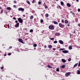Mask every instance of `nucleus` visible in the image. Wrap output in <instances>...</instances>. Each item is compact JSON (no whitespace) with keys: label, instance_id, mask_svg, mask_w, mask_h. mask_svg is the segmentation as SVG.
I'll return each instance as SVG.
<instances>
[{"label":"nucleus","instance_id":"f257e3e1","mask_svg":"<svg viewBox=\"0 0 80 80\" xmlns=\"http://www.w3.org/2000/svg\"><path fill=\"white\" fill-rule=\"evenodd\" d=\"M18 21L20 22V23H22V22H23V20H22V18H18Z\"/></svg>","mask_w":80,"mask_h":80},{"label":"nucleus","instance_id":"f03ea898","mask_svg":"<svg viewBox=\"0 0 80 80\" xmlns=\"http://www.w3.org/2000/svg\"><path fill=\"white\" fill-rule=\"evenodd\" d=\"M49 29L51 30H53L54 29V27L53 25H50L49 26Z\"/></svg>","mask_w":80,"mask_h":80},{"label":"nucleus","instance_id":"7ed1b4c3","mask_svg":"<svg viewBox=\"0 0 80 80\" xmlns=\"http://www.w3.org/2000/svg\"><path fill=\"white\" fill-rule=\"evenodd\" d=\"M59 26L60 27H61V28H63V27H65V25L64 24H62L61 23H59Z\"/></svg>","mask_w":80,"mask_h":80},{"label":"nucleus","instance_id":"20e7f679","mask_svg":"<svg viewBox=\"0 0 80 80\" xmlns=\"http://www.w3.org/2000/svg\"><path fill=\"white\" fill-rule=\"evenodd\" d=\"M24 8H19L18 9V11H24Z\"/></svg>","mask_w":80,"mask_h":80},{"label":"nucleus","instance_id":"39448f33","mask_svg":"<svg viewBox=\"0 0 80 80\" xmlns=\"http://www.w3.org/2000/svg\"><path fill=\"white\" fill-rule=\"evenodd\" d=\"M70 72H67L65 74V75L66 77H68V76H69L70 75Z\"/></svg>","mask_w":80,"mask_h":80},{"label":"nucleus","instance_id":"423d86ee","mask_svg":"<svg viewBox=\"0 0 80 80\" xmlns=\"http://www.w3.org/2000/svg\"><path fill=\"white\" fill-rule=\"evenodd\" d=\"M19 42H20L21 43H24L23 42V40L22 39H19L18 40Z\"/></svg>","mask_w":80,"mask_h":80},{"label":"nucleus","instance_id":"0eeeda50","mask_svg":"<svg viewBox=\"0 0 80 80\" xmlns=\"http://www.w3.org/2000/svg\"><path fill=\"white\" fill-rule=\"evenodd\" d=\"M58 42L59 43H60V44H63V41H62V40H59Z\"/></svg>","mask_w":80,"mask_h":80},{"label":"nucleus","instance_id":"6e6552de","mask_svg":"<svg viewBox=\"0 0 80 80\" xmlns=\"http://www.w3.org/2000/svg\"><path fill=\"white\" fill-rule=\"evenodd\" d=\"M19 27V23H18L15 25V27L17 28Z\"/></svg>","mask_w":80,"mask_h":80},{"label":"nucleus","instance_id":"1a4fd4ad","mask_svg":"<svg viewBox=\"0 0 80 80\" xmlns=\"http://www.w3.org/2000/svg\"><path fill=\"white\" fill-rule=\"evenodd\" d=\"M63 53H68V51L67 50H64L62 51Z\"/></svg>","mask_w":80,"mask_h":80},{"label":"nucleus","instance_id":"9d476101","mask_svg":"<svg viewBox=\"0 0 80 80\" xmlns=\"http://www.w3.org/2000/svg\"><path fill=\"white\" fill-rule=\"evenodd\" d=\"M60 35V33L58 32H57L55 34V35L56 36H58V35Z\"/></svg>","mask_w":80,"mask_h":80},{"label":"nucleus","instance_id":"9b49d317","mask_svg":"<svg viewBox=\"0 0 80 80\" xmlns=\"http://www.w3.org/2000/svg\"><path fill=\"white\" fill-rule=\"evenodd\" d=\"M62 60L63 63H65V62H66V60H65L64 59H62Z\"/></svg>","mask_w":80,"mask_h":80},{"label":"nucleus","instance_id":"f8f14e48","mask_svg":"<svg viewBox=\"0 0 80 80\" xmlns=\"http://www.w3.org/2000/svg\"><path fill=\"white\" fill-rule=\"evenodd\" d=\"M67 6L68 7H71V5L69 3H67Z\"/></svg>","mask_w":80,"mask_h":80},{"label":"nucleus","instance_id":"ddd939ff","mask_svg":"<svg viewBox=\"0 0 80 80\" xmlns=\"http://www.w3.org/2000/svg\"><path fill=\"white\" fill-rule=\"evenodd\" d=\"M78 65V63L75 64L74 65V67L73 68H75V67H76Z\"/></svg>","mask_w":80,"mask_h":80},{"label":"nucleus","instance_id":"4468645a","mask_svg":"<svg viewBox=\"0 0 80 80\" xmlns=\"http://www.w3.org/2000/svg\"><path fill=\"white\" fill-rule=\"evenodd\" d=\"M69 50H72V46H69Z\"/></svg>","mask_w":80,"mask_h":80},{"label":"nucleus","instance_id":"2eb2a0df","mask_svg":"<svg viewBox=\"0 0 80 80\" xmlns=\"http://www.w3.org/2000/svg\"><path fill=\"white\" fill-rule=\"evenodd\" d=\"M7 10H11V8L10 7H8L7 8Z\"/></svg>","mask_w":80,"mask_h":80},{"label":"nucleus","instance_id":"dca6fc26","mask_svg":"<svg viewBox=\"0 0 80 80\" xmlns=\"http://www.w3.org/2000/svg\"><path fill=\"white\" fill-rule=\"evenodd\" d=\"M26 2L28 3V5H30V2L29 1H27Z\"/></svg>","mask_w":80,"mask_h":80},{"label":"nucleus","instance_id":"f3484780","mask_svg":"<svg viewBox=\"0 0 80 80\" xmlns=\"http://www.w3.org/2000/svg\"><path fill=\"white\" fill-rule=\"evenodd\" d=\"M61 5H62V6H63V5L64 4V3H63V2L62 1H61Z\"/></svg>","mask_w":80,"mask_h":80},{"label":"nucleus","instance_id":"a211bd4d","mask_svg":"<svg viewBox=\"0 0 80 80\" xmlns=\"http://www.w3.org/2000/svg\"><path fill=\"white\" fill-rule=\"evenodd\" d=\"M68 21L67 20H65V22H65V23H68Z\"/></svg>","mask_w":80,"mask_h":80},{"label":"nucleus","instance_id":"6ab92c4d","mask_svg":"<svg viewBox=\"0 0 80 80\" xmlns=\"http://www.w3.org/2000/svg\"><path fill=\"white\" fill-rule=\"evenodd\" d=\"M33 18V16H31L30 17V20H32Z\"/></svg>","mask_w":80,"mask_h":80},{"label":"nucleus","instance_id":"aec40b11","mask_svg":"<svg viewBox=\"0 0 80 80\" xmlns=\"http://www.w3.org/2000/svg\"><path fill=\"white\" fill-rule=\"evenodd\" d=\"M53 23L54 24H56V25H58V22H57L54 21Z\"/></svg>","mask_w":80,"mask_h":80},{"label":"nucleus","instance_id":"412c9836","mask_svg":"<svg viewBox=\"0 0 80 80\" xmlns=\"http://www.w3.org/2000/svg\"><path fill=\"white\" fill-rule=\"evenodd\" d=\"M48 68H52V67L51 66H50V65H48Z\"/></svg>","mask_w":80,"mask_h":80},{"label":"nucleus","instance_id":"4be33fe9","mask_svg":"<svg viewBox=\"0 0 80 80\" xmlns=\"http://www.w3.org/2000/svg\"><path fill=\"white\" fill-rule=\"evenodd\" d=\"M56 71L57 72H59V71H60V70H59V68H57Z\"/></svg>","mask_w":80,"mask_h":80},{"label":"nucleus","instance_id":"5701e85b","mask_svg":"<svg viewBox=\"0 0 80 80\" xmlns=\"http://www.w3.org/2000/svg\"><path fill=\"white\" fill-rule=\"evenodd\" d=\"M37 44H33V47H37Z\"/></svg>","mask_w":80,"mask_h":80},{"label":"nucleus","instance_id":"b1692460","mask_svg":"<svg viewBox=\"0 0 80 80\" xmlns=\"http://www.w3.org/2000/svg\"><path fill=\"white\" fill-rule=\"evenodd\" d=\"M48 47L49 48H52V46L51 45H50Z\"/></svg>","mask_w":80,"mask_h":80},{"label":"nucleus","instance_id":"393cba45","mask_svg":"<svg viewBox=\"0 0 80 80\" xmlns=\"http://www.w3.org/2000/svg\"><path fill=\"white\" fill-rule=\"evenodd\" d=\"M78 74H80V71L79 70H78Z\"/></svg>","mask_w":80,"mask_h":80},{"label":"nucleus","instance_id":"a878e982","mask_svg":"<svg viewBox=\"0 0 80 80\" xmlns=\"http://www.w3.org/2000/svg\"><path fill=\"white\" fill-rule=\"evenodd\" d=\"M65 50V48H60V50Z\"/></svg>","mask_w":80,"mask_h":80},{"label":"nucleus","instance_id":"bb28decb","mask_svg":"<svg viewBox=\"0 0 80 80\" xmlns=\"http://www.w3.org/2000/svg\"><path fill=\"white\" fill-rule=\"evenodd\" d=\"M45 16L46 17H48V14H45Z\"/></svg>","mask_w":80,"mask_h":80},{"label":"nucleus","instance_id":"cd10ccee","mask_svg":"<svg viewBox=\"0 0 80 80\" xmlns=\"http://www.w3.org/2000/svg\"><path fill=\"white\" fill-rule=\"evenodd\" d=\"M61 67L62 68H65V65H62Z\"/></svg>","mask_w":80,"mask_h":80},{"label":"nucleus","instance_id":"c85d7f7f","mask_svg":"<svg viewBox=\"0 0 80 80\" xmlns=\"http://www.w3.org/2000/svg\"><path fill=\"white\" fill-rule=\"evenodd\" d=\"M33 32V29H31L30 31V32Z\"/></svg>","mask_w":80,"mask_h":80},{"label":"nucleus","instance_id":"c756f323","mask_svg":"<svg viewBox=\"0 0 80 80\" xmlns=\"http://www.w3.org/2000/svg\"><path fill=\"white\" fill-rule=\"evenodd\" d=\"M54 43H57V41H55L54 42Z\"/></svg>","mask_w":80,"mask_h":80},{"label":"nucleus","instance_id":"7c9ffc66","mask_svg":"<svg viewBox=\"0 0 80 80\" xmlns=\"http://www.w3.org/2000/svg\"><path fill=\"white\" fill-rule=\"evenodd\" d=\"M41 23H43V20L42 19H41L40 21Z\"/></svg>","mask_w":80,"mask_h":80},{"label":"nucleus","instance_id":"2f4dec72","mask_svg":"<svg viewBox=\"0 0 80 80\" xmlns=\"http://www.w3.org/2000/svg\"><path fill=\"white\" fill-rule=\"evenodd\" d=\"M71 60H72V59H71V58H69L68 59V61L69 62H70V61H71Z\"/></svg>","mask_w":80,"mask_h":80},{"label":"nucleus","instance_id":"473e14b6","mask_svg":"<svg viewBox=\"0 0 80 80\" xmlns=\"http://www.w3.org/2000/svg\"><path fill=\"white\" fill-rule=\"evenodd\" d=\"M50 40H54V38H50Z\"/></svg>","mask_w":80,"mask_h":80},{"label":"nucleus","instance_id":"72a5a7b5","mask_svg":"<svg viewBox=\"0 0 80 80\" xmlns=\"http://www.w3.org/2000/svg\"><path fill=\"white\" fill-rule=\"evenodd\" d=\"M78 67H80V61L79 62L78 65Z\"/></svg>","mask_w":80,"mask_h":80},{"label":"nucleus","instance_id":"f704fd0d","mask_svg":"<svg viewBox=\"0 0 80 80\" xmlns=\"http://www.w3.org/2000/svg\"><path fill=\"white\" fill-rule=\"evenodd\" d=\"M13 7L14 8H17V6L16 5H14L13 6Z\"/></svg>","mask_w":80,"mask_h":80},{"label":"nucleus","instance_id":"c9c22d12","mask_svg":"<svg viewBox=\"0 0 80 80\" xmlns=\"http://www.w3.org/2000/svg\"><path fill=\"white\" fill-rule=\"evenodd\" d=\"M38 3L39 5H40V4H41V2H40V1H39L38 2Z\"/></svg>","mask_w":80,"mask_h":80},{"label":"nucleus","instance_id":"e433bc0d","mask_svg":"<svg viewBox=\"0 0 80 80\" xmlns=\"http://www.w3.org/2000/svg\"><path fill=\"white\" fill-rule=\"evenodd\" d=\"M11 54H12V53H8V55H11Z\"/></svg>","mask_w":80,"mask_h":80},{"label":"nucleus","instance_id":"4c0bfd02","mask_svg":"<svg viewBox=\"0 0 80 80\" xmlns=\"http://www.w3.org/2000/svg\"><path fill=\"white\" fill-rule=\"evenodd\" d=\"M3 68H4V67H3V66H2L1 67V69H3Z\"/></svg>","mask_w":80,"mask_h":80},{"label":"nucleus","instance_id":"58836bf2","mask_svg":"<svg viewBox=\"0 0 80 80\" xmlns=\"http://www.w3.org/2000/svg\"><path fill=\"white\" fill-rule=\"evenodd\" d=\"M78 12H80V9H78Z\"/></svg>","mask_w":80,"mask_h":80},{"label":"nucleus","instance_id":"ea45409f","mask_svg":"<svg viewBox=\"0 0 80 80\" xmlns=\"http://www.w3.org/2000/svg\"><path fill=\"white\" fill-rule=\"evenodd\" d=\"M62 22L63 23H64V20H62Z\"/></svg>","mask_w":80,"mask_h":80},{"label":"nucleus","instance_id":"a19ab883","mask_svg":"<svg viewBox=\"0 0 80 80\" xmlns=\"http://www.w3.org/2000/svg\"><path fill=\"white\" fill-rule=\"evenodd\" d=\"M3 10H2H2H1V13H3Z\"/></svg>","mask_w":80,"mask_h":80},{"label":"nucleus","instance_id":"79ce46f5","mask_svg":"<svg viewBox=\"0 0 80 80\" xmlns=\"http://www.w3.org/2000/svg\"><path fill=\"white\" fill-rule=\"evenodd\" d=\"M13 19H14V20H17V19L16 18L14 17L13 18Z\"/></svg>","mask_w":80,"mask_h":80},{"label":"nucleus","instance_id":"37998d69","mask_svg":"<svg viewBox=\"0 0 80 80\" xmlns=\"http://www.w3.org/2000/svg\"><path fill=\"white\" fill-rule=\"evenodd\" d=\"M44 47L45 48H47V46H46V45H45Z\"/></svg>","mask_w":80,"mask_h":80},{"label":"nucleus","instance_id":"c03bdc74","mask_svg":"<svg viewBox=\"0 0 80 80\" xmlns=\"http://www.w3.org/2000/svg\"><path fill=\"white\" fill-rule=\"evenodd\" d=\"M45 8H48V7H47V6H45Z\"/></svg>","mask_w":80,"mask_h":80},{"label":"nucleus","instance_id":"a18cd8bd","mask_svg":"<svg viewBox=\"0 0 80 80\" xmlns=\"http://www.w3.org/2000/svg\"><path fill=\"white\" fill-rule=\"evenodd\" d=\"M32 3H35V0H33V1L32 2Z\"/></svg>","mask_w":80,"mask_h":80},{"label":"nucleus","instance_id":"49530a36","mask_svg":"<svg viewBox=\"0 0 80 80\" xmlns=\"http://www.w3.org/2000/svg\"><path fill=\"white\" fill-rule=\"evenodd\" d=\"M12 48V46H11L10 47H9V49H11V48Z\"/></svg>","mask_w":80,"mask_h":80},{"label":"nucleus","instance_id":"de8ad7c7","mask_svg":"<svg viewBox=\"0 0 80 80\" xmlns=\"http://www.w3.org/2000/svg\"><path fill=\"white\" fill-rule=\"evenodd\" d=\"M74 31L73 32V33H75V30H73Z\"/></svg>","mask_w":80,"mask_h":80},{"label":"nucleus","instance_id":"09e8293b","mask_svg":"<svg viewBox=\"0 0 80 80\" xmlns=\"http://www.w3.org/2000/svg\"><path fill=\"white\" fill-rule=\"evenodd\" d=\"M78 27H80V23H79L78 24Z\"/></svg>","mask_w":80,"mask_h":80},{"label":"nucleus","instance_id":"8fccbe9b","mask_svg":"<svg viewBox=\"0 0 80 80\" xmlns=\"http://www.w3.org/2000/svg\"><path fill=\"white\" fill-rule=\"evenodd\" d=\"M14 3H17V2H16V1H14Z\"/></svg>","mask_w":80,"mask_h":80},{"label":"nucleus","instance_id":"3c124183","mask_svg":"<svg viewBox=\"0 0 80 80\" xmlns=\"http://www.w3.org/2000/svg\"><path fill=\"white\" fill-rule=\"evenodd\" d=\"M52 49L53 50H56V49L55 48H53Z\"/></svg>","mask_w":80,"mask_h":80},{"label":"nucleus","instance_id":"603ef678","mask_svg":"<svg viewBox=\"0 0 80 80\" xmlns=\"http://www.w3.org/2000/svg\"><path fill=\"white\" fill-rule=\"evenodd\" d=\"M59 8H60V9H61V7L60 6H59Z\"/></svg>","mask_w":80,"mask_h":80},{"label":"nucleus","instance_id":"864d4df0","mask_svg":"<svg viewBox=\"0 0 80 80\" xmlns=\"http://www.w3.org/2000/svg\"><path fill=\"white\" fill-rule=\"evenodd\" d=\"M15 22H16V23H18V21H17V20H16V21H15Z\"/></svg>","mask_w":80,"mask_h":80},{"label":"nucleus","instance_id":"5fc2aeb1","mask_svg":"<svg viewBox=\"0 0 80 80\" xmlns=\"http://www.w3.org/2000/svg\"><path fill=\"white\" fill-rule=\"evenodd\" d=\"M23 17H25V15H23Z\"/></svg>","mask_w":80,"mask_h":80},{"label":"nucleus","instance_id":"6e6d98bb","mask_svg":"<svg viewBox=\"0 0 80 80\" xmlns=\"http://www.w3.org/2000/svg\"><path fill=\"white\" fill-rule=\"evenodd\" d=\"M72 13L73 15H75V14H74V13Z\"/></svg>","mask_w":80,"mask_h":80},{"label":"nucleus","instance_id":"4d7b16f0","mask_svg":"<svg viewBox=\"0 0 80 80\" xmlns=\"http://www.w3.org/2000/svg\"><path fill=\"white\" fill-rule=\"evenodd\" d=\"M4 56H7V54H4Z\"/></svg>","mask_w":80,"mask_h":80},{"label":"nucleus","instance_id":"13d9d810","mask_svg":"<svg viewBox=\"0 0 80 80\" xmlns=\"http://www.w3.org/2000/svg\"><path fill=\"white\" fill-rule=\"evenodd\" d=\"M8 26H10V25H9V24H8Z\"/></svg>","mask_w":80,"mask_h":80},{"label":"nucleus","instance_id":"bf43d9fd","mask_svg":"<svg viewBox=\"0 0 80 80\" xmlns=\"http://www.w3.org/2000/svg\"><path fill=\"white\" fill-rule=\"evenodd\" d=\"M58 48H60V46H59V47H58Z\"/></svg>","mask_w":80,"mask_h":80},{"label":"nucleus","instance_id":"052dcab7","mask_svg":"<svg viewBox=\"0 0 80 80\" xmlns=\"http://www.w3.org/2000/svg\"><path fill=\"white\" fill-rule=\"evenodd\" d=\"M58 48H60V46H59V47H58Z\"/></svg>","mask_w":80,"mask_h":80},{"label":"nucleus","instance_id":"680f3d73","mask_svg":"<svg viewBox=\"0 0 80 80\" xmlns=\"http://www.w3.org/2000/svg\"><path fill=\"white\" fill-rule=\"evenodd\" d=\"M70 13H72V11H71L70 12Z\"/></svg>","mask_w":80,"mask_h":80},{"label":"nucleus","instance_id":"e2e57ef3","mask_svg":"<svg viewBox=\"0 0 80 80\" xmlns=\"http://www.w3.org/2000/svg\"><path fill=\"white\" fill-rule=\"evenodd\" d=\"M68 27H69L70 26V25L69 24H68Z\"/></svg>","mask_w":80,"mask_h":80},{"label":"nucleus","instance_id":"0e129e2a","mask_svg":"<svg viewBox=\"0 0 80 80\" xmlns=\"http://www.w3.org/2000/svg\"><path fill=\"white\" fill-rule=\"evenodd\" d=\"M8 28H10V26H8Z\"/></svg>","mask_w":80,"mask_h":80},{"label":"nucleus","instance_id":"69168bd1","mask_svg":"<svg viewBox=\"0 0 80 80\" xmlns=\"http://www.w3.org/2000/svg\"><path fill=\"white\" fill-rule=\"evenodd\" d=\"M76 1H77V2H78V0H76Z\"/></svg>","mask_w":80,"mask_h":80},{"label":"nucleus","instance_id":"338daca9","mask_svg":"<svg viewBox=\"0 0 80 80\" xmlns=\"http://www.w3.org/2000/svg\"><path fill=\"white\" fill-rule=\"evenodd\" d=\"M2 9V8H1V7L0 6V9Z\"/></svg>","mask_w":80,"mask_h":80},{"label":"nucleus","instance_id":"774afa93","mask_svg":"<svg viewBox=\"0 0 80 80\" xmlns=\"http://www.w3.org/2000/svg\"><path fill=\"white\" fill-rule=\"evenodd\" d=\"M70 36H72V34H70Z\"/></svg>","mask_w":80,"mask_h":80}]
</instances>
